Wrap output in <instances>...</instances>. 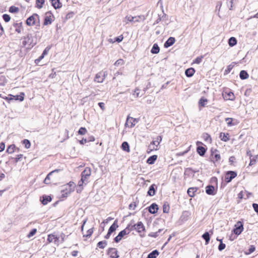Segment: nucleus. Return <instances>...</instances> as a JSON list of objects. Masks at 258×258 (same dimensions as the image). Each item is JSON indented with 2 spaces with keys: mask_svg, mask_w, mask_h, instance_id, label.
<instances>
[{
  "mask_svg": "<svg viewBox=\"0 0 258 258\" xmlns=\"http://www.w3.org/2000/svg\"><path fill=\"white\" fill-rule=\"evenodd\" d=\"M195 73V70L193 68L186 69L185 71V75L187 77H191Z\"/></svg>",
  "mask_w": 258,
  "mask_h": 258,
  "instance_id": "obj_27",
  "label": "nucleus"
},
{
  "mask_svg": "<svg viewBox=\"0 0 258 258\" xmlns=\"http://www.w3.org/2000/svg\"><path fill=\"white\" fill-rule=\"evenodd\" d=\"M175 41V39L174 37H170L164 43V47L165 48H168L169 47L172 46Z\"/></svg>",
  "mask_w": 258,
  "mask_h": 258,
  "instance_id": "obj_17",
  "label": "nucleus"
},
{
  "mask_svg": "<svg viewBox=\"0 0 258 258\" xmlns=\"http://www.w3.org/2000/svg\"><path fill=\"white\" fill-rule=\"evenodd\" d=\"M54 17L52 14L51 11H48L45 13V16L44 20V25H48L51 24L52 22L54 20Z\"/></svg>",
  "mask_w": 258,
  "mask_h": 258,
  "instance_id": "obj_4",
  "label": "nucleus"
},
{
  "mask_svg": "<svg viewBox=\"0 0 258 258\" xmlns=\"http://www.w3.org/2000/svg\"><path fill=\"white\" fill-rule=\"evenodd\" d=\"M51 46H47L43 50L41 55L44 57V56L47 55L48 53V51L50 49Z\"/></svg>",
  "mask_w": 258,
  "mask_h": 258,
  "instance_id": "obj_53",
  "label": "nucleus"
},
{
  "mask_svg": "<svg viewBox=\"0 0 258 258\" xmlns=\"http://www.w3.org/2000/svg\"><path fill=\"white\" fill-rule=\"evenodd\" d=\"M75 15V13L73 12H70L66 15V19H70L73 18Z\"/></svg>",
  "mask_w": 258,
  "mask_h": 258,
  "instance_id": "obj_64",
  "label": "nucleus"
},
{
  "mask_svg": "<svg viewBox=\"0 0 258 258\" xmlns=\"http://www.w3.org/2000/svg\"><path fill=\"white\" fill-rule=\"evenodd\" d=\"M225 120L227 121L228 126H232L234 125V123L232 122L233 118H226Z\"/></svg>",
  "mask_w": 258,
  "mask_h": 258,
  "instance_id": "obj_56",
  "label": "nucleus"
},
{
  "mask_svg": "<svg viewBox=\"0 0 258 258\" xmlns=\"http://www.w3.org/2000/svg\"><path fill=\"white\" fill-rule=\"evenodd\" d=\"M16 146L15 145L12 144L10 145L7 149L6 152L9 154H11L14 152Z\"/></svg>",
  "mask_w": 258,
  "mask_h": 258,
  "instance_id": "obj_41",
  "label": "nucleus"
},
{
  "mask_svg": "<svg viewBox=\"0 0 258 258\" xmlns=\"http://www.w3.org/2000/svg\"><path fill=\"white\" fill-rule=\"evenodd\" d=\"M23 144L25 146L26 149H29L30 147L31 143L28 139H24L22 141Z\"/></svg>",
  "mask_w": 258,
  "mask_h": 258,
  "instance_id": "obj_47",
  "label": "nucleus"
},
{
  "mask_svg": "<svg viewBox=\"0 0 258 258\" xmlns=\"http://www.w3.org/2000/svg\"><path fill=\"white\" fill-rule=\"evenodd\" d=\"M107 254L110 258H118V251L115 248H109L107 250Z\"/></svg>",
  "mask_w": 258,
  "mask_h": 258,
  "instance_id": "obj_9",
  "label": "nucleus"
},
{
  "mask_svg": "<svg viewBox=\"0 0 258 258\" xmlns=\"http://www.w3.org/2000/svg\"><path fill=\"white\" fill-rule=\"evenodd\" d=\"M45 3V0H36V7L38 9H41L43 7V5Z\"/></svg>",
  "mask_w": 258,
  "mask_h": 258,
  "instance_id": "obj_43",
  "label": "nucleus"
},
{
  "mask_svg": "<svg viewBox=\"0 0 258 258\" xmlns=\"http://www.w3.org/2000/svg\"><path fill=\"white\" fill-rule=\"evenodd\" d=\"M237 176V173L234 171H228L226 172L225 181L229 183Z\"/></svg>",
  "mask_w": 258,
  "mask_h": 258,
  "instance_id": "obj_5",
  "label": "nucleus"
},
{
  "mask_svg": "<svg viewBox=\"0 0 258 258\" xmlns=\"http://www.w3.org/2000/svg\"><path fill=\"white\" fill-rule=\"evenodd\" d=\"M158 209V205L156 203H153L149 207V212L151 214H155L157 212Z\"/></svg>",
  "mask_w": 258,
  "mask_h": 258,
  "instance_id": "obj_19",
  "label": "nucleus"
},
{
  "mask_svg": "<svg viewBox=\"0 0 258 258\" xmlns=\"http://www.w3.org/2000/svg\"><path fill=\"white\" fill-rule=\"evenodd\" d=\"M118 227V221L117 220H115L113 223L110 226L108 229V232L112 234L113 232H114L116 229Z\"/></svg>",
  "mask_w": 258,
  "mask_h": 258,
  "instance_id": "obj_22",
  "label": "nucleus"
},
{
  "mask_svg": "<svg viewBox=\"0 0 258 258\" xmlns=\"http://www.w3.org/2000/svg\"><path fill=\"white\" fill-rule=\"evenodd\" d=\"M26 24L28 26L36 25V27H39V16L37 14H33L32 16L27 19Z\"/></svg>",
  "mask_w": 258,
  "mask_h": 258,
  "instance_id": "obj_2",
  "label": "nucleus"
},
{
  "mask_svg": "<svg viewBox=\"0 0 258 258\" xmlns=\"http://www.w3.org/2000/svg\"><path fill=\"white\" fill-rule=\"evenodd\" d=\"M52 6L55 9H58L62 7L61 3L60 2V0H50Z\"/></svg>",
  "mask_w": 258,
  "mask_h": 258,
  "instance_id": "obj_18",
  "label": "nucleus"
},
{
  "mask_svg": "<svg viewBox=\"0 0 258 258\" xmlns=\"http://www.w3.org/2000/svg\"><path fill=\"white\" fill-rule=\"evenodd\" d=\"M207 102L208 100L206 98H205L204 97H202L199 101V106H201L202 107H205Z\"/></svg>",
  "mask_w": 258,
  "mask_h": 258,
  "instance_id": "obj_40",
  "label": "nucleus"
},
{
  "mask_svg": "<svg viewBox=\"0 0 258 258\" xmlns=\"http://www.w3.org/2000/svg\"><path fill=\"white\" fill-rule=\"evenodd\" d=\"M227 98L226 99L233 100L234 99V95L233 92H229L227 94Z\"/></svg>",
  "mask_w": 258,
  "mask_h": 258,
  "instance_id": "obj_58",
  "label": "nucleus"
},
{
  "mask_svg": "<svg viewBox=\"0 0 258 258\" xmlns=\"http://www.w3.org/2000/svg\"><path fill=\"white\" fill-rule=\"evenodd\" d=\"M237 42L236 39L234 37H231L228 39V44L231 47L235 46Z\"/></svg>",
  "mask_w": 258,
  "mask_h": 258,
  "instance_id": "obj_36",
  "label": "nucleus"
},
{
  "mask_svg": "<svg viewBox=\"0 0 258 258\" xmlns=\"http://www.w3.org/2000/svg\"><path fill=\"white\" fill-rule=\"evenodd\" d=\"M3 18L6 22H8L10 21L11 17L8 14H5L3 15Z\"/></svg>",
  "mask_w": 258,
  "mask_h": 258,
  "instance_id": "obj_59",
  "label": "nucleus"
},
{
  "mask_svg": "<svg viewBox=\"0 0 258 258\" xmlns=\"http://www.w3.org/2000/svg\"><path fill=\"white\" fill-rule=\"evenodd\" d=\"M225 247H226L225 244L223 243L222 242V241H221V242L220 243V244L218 246V250L219 251H222L224 249H225Z\"/></svg>",
  "mask_w": 258,
  "mask_h": 258,
  "instance_id": "obj_63",
  "label": "nucleus"
},
{
  "mask_svg": "<svg viewBox=\"0 0 258 258\" xmlns=\"http://www.w3.org/2000/svg\"><path fill=\"white\" fill-rule=\"evenodd\" d=\"M169 206L167 203H164L163 206V211L164 213H168L169 211Z\"/></svg>",
  "mask_w": 258,
  "mask_h": 258,
  "instance_id": "obj_50",
  "label": "nucleus"
},
{
  "mask_svg": "<svg viewBox=\"0 0 258 258\" xmlns=\"http://www.w3.org/2000/svg\"><path fill=\"white\" fill-rule=\"evenodd\" d=\"M128 234V232H126V230L123 229L119 232L118 235L114 237V241L116 243L119 242L124 236Z\"/></svg>",
  "mask_w": 258,
  "mask_h": 258,
  "instance_id": "obj_13",
  "label": "nucleus"
},
{
  "mask_svg": "<svg viewBox=\"0 0 258 258\" xmlns=\"http://www.w3.org/2000/svg\"><path fill=\"white\" fill-rule=\"evenodd\" d=\"M139 89L138 88H136L134 92L133 93V95L134 96L135 98H138L140 96V92Z\"/></svg>",
  "mask_w": 258,
  "mask_h": 258,
  "instance_id": "obj_60",
  "label": "nucleus"
},
{
  "mask_svg": "<svg viewBox=\"0 0 258 258\" xmlns=\"http://www.w3.org/2000/svg\"><path fill=\"white\" fill-rule=\"evenodd\" d=\"M126 19L130 22H139V19H142L143 20H145L146 18L144 16H138L137 17H133L132 16H128L126 17Z\"/></svg>",
  "mask_w": 258,
  "mask_h": 258,
  "instance_id": "obj_14",
  "label": "nucleus"
},
{
  "mask_svg": "<svg viewBox=\"0 0 258 258\" xmlns=\"http://www.w3.org/2000/svg\"><path fill=\"white\" fill-rule=\"evenodd\" d=\"M13 29H14L15 32L18 33H21L23 30L22 22H14L10 29L12 31Z\"/></svg>",
  "mask_w": 258,
  "mask_h": 258,
  "instance_id": "obj_6",
  "label": "nucleus"
},
{
  "mask_svg": "<svg viewBox=\"0 0 258 258\" xmlns=\"http://www.w3.org/2000/svg\"><path fill=\"white\" fill-rule=\"evenodd\" d=\"M190 215V213L189 212L187 211H184L182 212L181 216H180V219L181 221L185 222L186 221L189 217Z\"/></svg>",
  "mask_w": 258,
  "mask_h": 258,
  "instance_id": "obj_20",
  "label": "nucleus"
},
{
  "mask_svg": "<svg viewBox=\"0 0 258 258\" xmlns=\"http://www.w3.org/2000/svg\"><path fill=\"white\" fill-rule=\"evenodd\" d=\"M91 173V168L90 167H86L81 174V178L87 180V178L90 176Z\"/></svg>",
  "mask_w": 258,
  "mask_h": 258,
  "instance_id": "obj_11",
  "label": "nucleus"
},
{
  "mask_svg": "<svg viewBox=\"0 0 258 258\" xmlns=\"http://www.w3.org/2000/svg\"><path fill=\"white\" fill-rule=\"evenodd\" d=\"M206 151L207 149L203 146H198L197 148V152L201 156H204Z\"/></svg>",
  "mask_w": 258,
  "mask_h": 258,
  "instance_id": "obj_25",
  "label": "nucleus"
},
{
  "mask_svg": "<svg viewBox=\"0 0 258 258\" xmlns=\"http://www.w3.org/2000/svg\"><path fill=\"white\" fill-rule=\"evenodd\" d=\"M87 182H88L87 180H86L84 179L83 178H81V179L79 181V182L78 183V185L80 187H81L83 186L84 183L86 184Z\"/></svg>",
  "mask_w": 258,
  "mask_h": 258,
  "instance_id": "obj_54",
  "label": "nucleus"
},
{
  "mask_svg": "<svg viewBox=\"0 0 258 258\" xmlns=\"http://www.w3.org/2000/svg\"><path fill=\"white\" fill-rule=\"evenodd\" d=\"M93 232V228H90L89 229H88L87 231V234L86 235H84V236L85 237H90L91 235L92 234Z\"/></svg>",
  "mask_w": 258,
  "mask_h": 258,
  "instance_id": "obj_61",
  "label": "nucleus"
},
{
  "mask_svg": "<svg viewBox=\"0 0 258 258\" xmlns=\"http://www.w3.org/2000/svg\"><path fill=\"white\" fill-rule=\"evenodd\" d=\"M157 188V185L155 184H152L149 188V190L147 192V195L149 196H153L156 194V190Z\"/></svg>",
  "mask_w": 258,
  "mask_h": 258,
  "instance_id": "obj_15",
  "label": "nucleus"
},
{
  "mask_svg": "<svg viewBox=\"0 0 258 258\" xmlns=\"http://www.w3.org/2000/svg\"><path fill=\"white\" fill-rule=\"evenodd\" d=\"M249 75L246 71L242 70L239 73V77L241 80H245L248 78Z\"/></svg>",
  "mask_w": 258,
  "mask_h": 258,
  "instance_id": "obj_31",
  "label": "nucleus"
},
{
  "mask_svg": "<svg viewBox=\"0 0 258 258\" xmlns=\"http://www.w3.org/2000/svg\"><path fill=\"white\" fill-rule=\"evenodd\" d=\"M121 148L122 149L127 152H130V146L128 143L127 142H123L121 144Z\"/></svg>",
  "mask_w": 258,
  "mask_h": 258,
  "instance_id": "obj_35",
  "label": "nucleus"
},
{
  "mask_svg": "<svg viewBox=\"0 0 258 258\" xmlns=\"http://www.w3.org/2000/svg\"><path fill=\"white\" fill-rule=\"evenodd\" d=\"M162 231H163V229H160L158 230V231H157L156 232H151V233H150L148 234V236L149 237L156 238L158 236L159 233H160Z\"/></svg>",
  "mask_w": 258,
  "mask_h": 258,
  "instance_id": "obj_42",
  "label": "nucleus"
},
{
  "mask_svg": "<svg viewBox=\"0 0 258 258\" xmlns=\"http://www.w3.org/2000/svg\"><path fill=\"white\" fill-rule=\"evenodd\" d=\"M235 228H234L232 232L236 235H239L241 233L243 230V227L242 223L240 221H238L237 222L236 224L235 225Z\"/></svg>",
  "mask_w": 258,
  "mask_h": 258,
  "instance_id": "obj_8",
  "label": "nucleus"
},
{
  "mask_svg": "<svg viewBox=\"0 0 258 258\" xmlns=\"http://www.w3.org/2000/svg\"><path fill=\"white\" fill-rule=\"evenodd\" d=\"M203 56H199V57H197L194 61V62L195 63H197V64H200L202 61V59H203Z\"/></svg>",
  "mask_w": 258,
  "mask_h": 258,
  "instance_id": "obj_62",
  "label": "nucleus"
},
{
  "mask_svg": "<svg viewBox=\"0 0 258 258\" xmlns=\"http://www.w3.org/2000/svg\"><path fill=\"white\" fill-rule=\"evenodd\" d=\"M19 9L18 7L12 6L10 7L9 11L11 13H15L18 12Z\"/></svg>",
  "mask_w": 258,
  "mask_h": 258,
  "instance_id": "obj_49",
  "label": "nucleus"
},
{
  "mask_svg": "<svg viewBox=\"0 0 258 258\" xmlns=\"http://www.w3.org/2000/svg\"><path fill=\"white\" fill-rule=\"evenodd\" d=\"M257 160H258V155H255V156H253L252 157H251L250 159L249 165L251 166V165L254 164Z\"/></svg>",
  "mask_w": 258,
  "mask_h": 258,
  "instance_id": "obj_44",
  "label": "nucleus"
},
{
  "mask_svg": "<svg viewBox=\"0 0 258 258\" xmlns=\"http://www.w3.org/2000/svg\"><path fill=\"white\" fill-rule=\"evenodd\" d=\"M107 244V242L106 240L101 241L98 242L97 246L100 248L104 249Z\"/></svg>",
  "mask_w": 258,
  "mask_h": 258,
  "instance_id": "obj_39",
  "label": "nucleus"
},
{
  "mask_svg": "<svg viewBox=\"0 0 258 258\" xmlns=\"http://www.w3.org/2000/svg\"><path fill=\"white\" fill-rule=\"evenodd\" d=\"M255 250V247L254 245H251L248 249V252H245L246 254H250L252 253Z\"/></svg>",
  "mask_w": 258,
  "mask_h": 258,
  "instance_id": "obj_55",
  "label": "nucleus"
},
{
  "mask_svg": "<svg viewBox=\"0 0 258 258\" xmlns=\"http://www.w3.org/2000/svg\"><path fill=\"white\" fill-rule=\"evenodd\" d=\"M68 185L69 186V193L70 194L71 192L74 190V188L75 187V183L73 181H70L68 183Z\"/></svg>",
  "mask_w": 258,
  "mask_h": 258,
  "instance_id": "obj_45",
  "label": "nucleus"
},
{
  "mask_svg": "<svg viewBox=\"0 0 258 258\" xmlns=\"http://www.w3.org/2000/svg\"><path fill=\"white\" fill-rule=\"evenodd\" d=\"M237 0H226L227 6L229 8L230 10H233V3L235 2H237Z\"/></svg>",
  "mask_w": 258,
  "mask_h": 258,
  "instance_id": "obj_37",
  "label": "nucleus"
},
{
  "mask_svg": "<svg viewBox=\"0 0 258 258\" xmlns=\"http://www.w3.org/2000/svg\"><path fill=\"white\" fill-rule=\"evenodd\" d=\"M159 254V252L157 249L154 250L148 255L147 258H156Z\"/></svg>",
  "mask_w": 258,
  "mask_h": 258,
  "instance_id": "obj_34",
  "label": "nucleus"
},
{
  "mask_svg": "<svg viewBox=\"0 0 258 258\" xmlns=\"http://www.w3.org/2000/svg\"><path fill=\"white\" fill-rule=\"evenodd\" d=\"M23 39L22 44L23 46L28 45L30 48L33 47L37 44V38L35 36H33L32 34H28L27 36L22 38Z\"/></svg>",
  "mask_w": 258,
  "mask_h": 258,
  "instance_id": "obj_1",
  "label": "nucleus"
},
{
  "mask_svg": "<svg viewBox=\"0 0 258 258\" xmlns=\"http://www.w3.org/2000/svg\"><path fill=\"white\" fill-rule=\"evenodd\" d=\"M198 190V187H191L188 188L187 191V193L188 195L190 197H194L195 196V192Z\"/></svg>",
  "mask_w": 258,
  "mask_h": 258,
  "instance_id": "obj_21",
  "label": "nucleus"
},
{
  "mask_svg": "<svg viewBox=\"0 0 258 258\" xmlns=\"http://www.w3.org/2000/svg\"><path fill=\"white\" fill-rule=\"evenodd\" d=\"M52 200V198L49 196L43 195L42 199L41 200V202L43 205H45Z\"/></svg>",
  "mask_w": 258,
  "mask_h": 258,
  "instance_id": "obj_24",
  "label": "nucleus"
},
{
  "mask_svg": "<svg viewBox=\"0 0 258 258\" xmlns=\"http://www.w3.org/2000/svg\"><path fill=\"white\" fill-rule=\"evenodd\" d=\"M135 122H137L136 118H133V117L128 116L127 117L126 121L125 124V125H126L128 123H131V124L130 125V127H132L135 124V123H134Z\"/></svg>",
  "mask_w": 258,
  "mask_h": 258,
  "instance_id": "obj_26",
  "label": "nucleus"
},
{
  "mask_svg": "<svg viewBox=\"0 0 258 258\" xmlns=\"http://www.w3.org/2000/svg\"><path fill=\"white\" fill-rule=\"evenodd\" d=\"M161 141H162L161 136H158L157 137L156 140L153 141L151 143V144L157 146L160 144V143L161 142Z\"/></svg>",
  "mask_w": 258,
  "mask_h": 258,
  "instance_id": "obj_48",
  "label": "nucleus"
},
{
  "mask_svg": "<svg viewBox=\"0 0 258 258\" xmlns=\"http://www.w3.org/2000/svg\"><path fill=\"white\" fill-rule=\"evenodd\" d=\"M124 230H126V232H128L129 234L131 231L136 230V224L132 225L131 223L128 224Z\"/></svg>",
  "mask_w": 258,
  "mask_h": 258,
  "instance_id": "obj_38",
  "label": "nucleus"
},
{
  "mask_svg": "<svg viewBox=\"0 0 258 258\" xmlns=\"http://www.w3.org/2000/svg\"><path fill=\"white\" fill-rule=\"evenodd\" d=\"M233 63H234V62H232L231 64L227 66V69L224 71V75H227L231 72V70L234 66V65L233 64Z\"/></svg>",
  "mask_w": 258,
  "mask_h": 258,
  "instance_id": "obj_46",
  "label": "nucleus"
},
{
  "mask_svg": "<svg viewBox=\"0 0 258 258\" xmlns=\"http://www.w3.org/2000/svg\"><path fill=\"white\" fill-rule=\"evenodd\" d=\"M203 138H204V140L205 141H208L210 142L212 141V139L210 135H209L208 133H204L203 134Z\"/></svg>",
  "mask_w": 258,
  "mask_h": 258,
  "instance_id": "obj_51",
  "label": "nucleus"
},
{
  "mask_svg": "<svg viewBox=\"0 0 258 258\" xmlns=\"http://www.w3.org/2000/svg\"><path fill=\"white\" fill-rule=\"evenodd\" d=\"M59 237L57 236L54 233L48 235L47 241L48 243L53 242L54 243L58 245L59 242Z\"/></svg>",
  "mask_w": 258,
  "mask_h": 258,
  "instance_id": "obj_7",
  "label": "nucleus"
},
{
  "mask_svg": "<svg viewBox=\"0 0 258 258\" xmlns=\"http://www.w3.org/2000/svg\"><path fill=\"white\" fill-rule=\"evenodd\" d=\"M87 131L84 127H81L79 130L78 133L81 135H84L87 133Z\"/></svg>",
  "mask_w": 258,
  "mask_h": 258,
  "instance_id": "obj_52",
  "label": "nucleus"
},
{
  "mask_svg": "<svg viewBox=\"0 0 258 258\" xmlns=\"http://www.w3.org/2000/svg\"><path fill=\"white\" fill-rule=\"evenodd\" d=\"M202 238L205 240L206 244L209 243L210 240V235L209 232H205L202 236Z\"/></svg>",
  "mask_w": 258,
  "mask_h": 258,
  "instance_id": "obj_33",
  "label": "nucleus"
},
{
  "mask_svg": "<svg viewBox=\"0 0 258 258\" xmlns=\"http://www.w3.org/2000/svg\"><path fill=\"white\" fill-rule=\"evenodd\" d=\"M24 93L23 92H21L20 95H13L12 97L13 98V100L22 101L24 100Z\"/></svg>",
  "mask_w": 258,
  "mask_h": 258,
  "instance_id": "obj_30",
  "label": "nucleus"
},
{
  "mask_svg": "<svg viewBox=\"0 0 258 258\" xmlns=\"http://www.w3.org/2000/svg\"><path fill=\"white\" fill-rule=\"evenodd\" d=\"M210 159L211 161L215 163L219 161L221 159V156L219 151L216 149L211 148Z\"/></svg>",
  "mask_w": 258,
  "mask_h": 258,
  "instance_id": "obj_3",
  "label": "nucleus"
},
{
  "mask_svg": "<svg viewBox=\"0 0 258 258\" xmlns=\"http://www.w3.org/2000/svg\"><path fill=\"white\" fill-rule=\"evenodd\" d=\"M159 51L160 48L158 44L156 43L154 44L151 50V52L153 54H157L159 52Z\"/></svg>",
  "mask_w": 258,
  "mask_h": 258,
  "instance_id": "obj_32",
  "label": "nucleus"
},
{
  "mask_svg": "<svg viewBox=\"0 0 258 258\" xmlns=\"http://www.w3.org/2000/svg\"><path fill=\"white\" fill-rule=\"evenodd\" d=\"M157 156L154 155L150 156L147 160V163L149 164H153L157 160Z\"/></svg>",
  "mask_w": 258,
  "mask_h": 258,
  "instance_id": "obj_29",
  "label": "nucleus"
},
{
  "mask_svg": "<svg viewBox=\"0 0 258 258\" xmlns=\"http://www.w3.org/2000/svg\"><path fill=\"white\" fill-rule=\"evenodd\" d=\"M198 171V170H193L191 168H186L184 170V175L186 177H194L195 173Z\"/></svg>",
  "mask_w": 258,
  "mask_h": 258,
  "instance_id": "obj_12",
  "label": "nucleus"
},
{
  "mask_svg": "<svg viewBox=\"0 0 258 258\" xmlns=\"http://www.w3.org/2000/svg\"><path fill=\"white\" fill-rule=\"evenodd\" d=\"M105 78L104 74H102V73L100 72L96 75L94 80L95 81L98 83H102Z\"/></svg>",
  "mask_w": 258,
  "mask_h": 258,
  "instance_id": "obj_23",
  "label": "nucleus"
},
{
  "mask_svg": "<svg viewBox=\"0 0 258 258\" xmlns=\"http://www.w3.org/2000/svg\"><path fill=\"white\" fill-rule=\"evenodd\" d=\"M206 192L209 195H215L216 192L215 191V187L213 185H208L206 187Z\"/></svg>",
  "mask_w": 258,
  "mask_h": 258,
  "instance_id": "obj_16",
  "label": "nucleus"
},
{
  "mask_svg": "<svg viewBox=\"0 0 258 258\" xmlns=\"http://www.w3.org/2000/svg\"><path fill=\"white\" fill-rule=\"evenodd\" d=\"M221 140L224 142H227L230 140L228 133H221L219 135Z\"/></svg>",
  "mask_w": 258,
  "mask_h": 258,
  "instance_id": "obj_28",
  "label": "nucleus"
},
{
  "mask_svg": "<svg viewBox=\"0 0 258 258\" xmlns=\"http://www.w3.org/2000/svg\"><path fill=\"white\" fill-rule=\"evenodd\" d=\"M37 232V229H35V228H34V229H32L30 231V232L29 233V234H28L27 235V237L28 238H30L31 237L33 236V235H34Z\"/></svg>",
  "mask_w": 258,
  "mask_h": 258,
  "instance_id": "obj_57",
  "label": "nucleus"
},
{
  "mask_svg": "<svg viewBox=\"0 0 258 258\" xmlns=\"http://www.w3.org/2000/svg\"><path fill=\"white\" fill-rule=\"evenodd\" d=\"M136 230L140 234V236L141 237H143L144 236V235H142L141 233L142 232L145 231V227L141 221L138 222L136 224Z\"/></svg>",
  "mask_w": 258,
  "mask_h": 258,
  "instance_id": "obj_10",
  "label": "nucleus"
}]
</instances>
